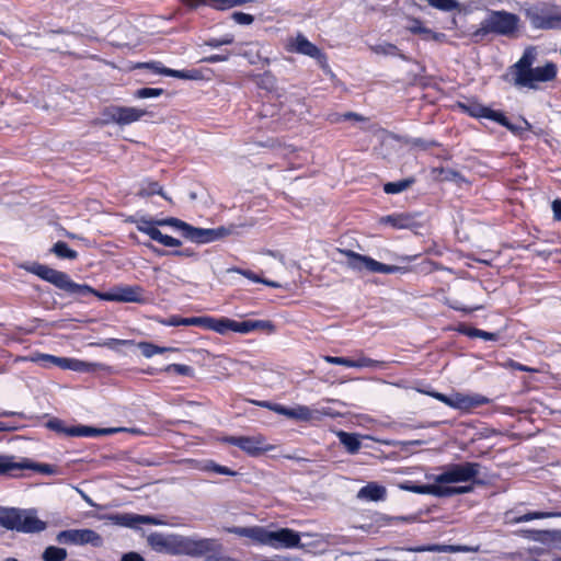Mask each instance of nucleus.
Segmentation results:
<instances>
[{"label":"nucleus","instance_id":"obj_46","mask_svg":"<svg viewBox=\"0 0 561 561\" xmlns=\"http://www.w3.org/2000/svg\"><path fill=\"white\" fill-rule=\"evenodd\" d=\"M203 470L204 471H211V472H215V473H218V474H224V476H237V472L226 466H221V465H218L216 463L215 461H207L204 467H203Z\"/></svg>","mask_w":561,"mask_h":561},{"label":"nucleus","instance_id":"obj_15","mask_svg":"<svg viewBox=\"0 0 561 561\" xmlns=\"http://www.w3.org/2000/svg\"><path fill=\"white\" fill-rule=\"evenodd\" d=\"M224 442L237 446L242 451L251 457H256L265 451L271 450L273 447L268 445L265 438L261 435L257 436H227Z\"/></svg>","mask_w":561,"mask_h":561},{"label":"nucleus","instance_id":"obj_54","mask_svg":"<svg viewBox=\"0 0 561 561\" xmlns=\"http://www.w3.org/2000/svg\"><path fill=\"white\" fill-rule=\"evenodd\" d=\"M249 401L256 407L268 409L277 414H280V411L283 409L282 404L273 403L271 401H260V400H249Z\"/></svg>","mask_w":561,"mask_h":561},{"label":"nucleus","instance_id":"obj_59","mask_svg":"<svg viewBox=\"0 0 561 561\" xmlns=\"http://www.w3.org/2000/svg\"><path fill=\"white\" fill-rule=\"evenodd\" d=\"M228 59H229L228 54H214V55L206 57L204 59V61L209 62V64H215V62L227 61Z\"/></svg>","mask_w":561,"mask_h":561},{"label":"nucleus","instance_id":"obj_16","mask_svg":"<svg viewBox=\"0 0 561 561\" xmlns=\"http://www.w3.org/2000/svg\"><path fill=\"white\" fill-rule=\"evenodd\" d=\"M230 230L225 227L218 228H197L188 226L185 238L192 242L204 244L217 241L228 236Z\"/></svg>","mask_w":561,"mask_h":561},{"label":"nucleus","instance_id":"obj_40","mask_svg":"<svg viewBox=\"0 0 561 561\" xmlns=\"http://www.w3.org/2000/svg\"><path fill=\"white\" fill-rule=\"evenodd\" d=\"M552 517H561V511H549V512H529L524 514L517 518L518 523L530 522L533 519H543V518H552Z\"/></svg>","mask_w":561,"mask_h":561},{"label":"nucleus","instance_id":"obj_4","mask_svg":"<svg viewBox=\"0 0 561 561\" xmlns=\"http://www.w3.org/2000/svg\"><path fill=\"white\" fill-rule=\"evenodd\" d=\"M129 221L136 225L138 231L147 234L151 240L161 243L164 247L169 248H178L182 244L181 240L173 238L168 234H163L158 227L160 226H170L178 230H180L185 238L188 224L175 218L169 217L164 219H152L147 216H133L129 218Z\"/></svg>","mask_w":561,"mask_h":561},{"label":"nucleus","instance_id":"obj_7","mask_svg":"<svg viewBox=\"0 0 561 561\" xmlns=\"http://www.w3.org/2000/svg\"><path fill=\"white\" fill-rule=\"evenodd\" d=\"M535 30H561V9L549 2H538L524 10Z\"/></svg>","mask_w":561,"mask_h":561},{"label":"nucleus","instance_id":"obj_12","mask_svg":"<svg viewBox=\"0 0 561 561\" xmlns=\"http://www.w3.org/2000/svg\"><path fill=\"white\" fill-rule=\"evenodd\" d=\"M261 545L274 549H293L299 547L300 535L290 528H280L273 531L263 527Z\"/></svg>","mask_w":561,"mask_h":561},{"label":"nucleus","instance_id":"obj_3","mask_svg":"<svg viewBox=\"0 0 561 561\" xmlns=\"http://www.w3.org/2000/svg\"><path fill=\"white\" fill-rule=\"evenodd\" d=\"M520 25V18L505 10H488L485 18L470 34L474 44L483 42L489 35L514 38Z\"/></svg>","mask_w":561,"mask_h":561},{"label":"nucleus","instance_id":"obj_27","mask_svg":"<svg viewBox=\"0 0 561 561\" xmlns=\"http://www.w3.org/2000/svg\"><path fill=\"white\" fill-rule=\"evenodd\" d=\"M401 550L409 551V552H445V553H453V552L463 551L465 549L462 547H460V546L432 543V545H423V546H416V547L401 548Z\"/></svg>","mask_w":561,"mask_h":561},{"label":"nucleus","instance_id":"obj_23","mask_svg":"<svg viewBox=\"0 0 561 561\" xmlns=\"http://www.w3.org/2000/svg\"><path fill=\"white\" fill-rule=\"evenodd\" d=\"M183 4L191 9H196L201 5H207L211 9L225 11L234 7L242 5L252 0H180Z\"/></svg>","mask_w":561,"mask_h":561},{"label":"nucleus","instance_id":"obj_35","mask_svg":"<svg viewBox=\"0 0 561 561\" xmlns=\"http://www.w3.org/2000/svg\"><path fill=\"white\" fill-rule=\"evenodd\" d=\"M255 83L260 89L266 90L268 92H274L277 89V79L270 71L257 75L255 77Z\"/></svg>","mask_w":561,"mask_h":561},{"label":"nucleus","instance_id":"obj_20","mask_svg":"<svg viewBox=\"0 0 561 561\" xmlns=\"http://www.w3.org/2000/svg\"><path fill=\"white\" fill-rule=\"evenodd\" d=\"M323 359L332 365H342L351 368H382L383 362L376 360L373 358H369L363 354H359V356L356 359H351L347 357H339V356H331L325 355Z\"/></svg>","mask_w":561,"mask_h":561},{"label":"nucleus","instance_id":"obj_29","mask_svg":"<svg viewBox=\"0 0 561 561\" xmlns=\"http://www.w3.org/2000/svg\"><path fill=\"white\" fill-rule=\"evenodd\" d=\"M337 437L340 443L345 447L348 454L354 455L358 453L362 447L359 437L357 434L347 433L344 431H340L337 433Z\"/></svg>","mask_w":561,"mask_h":561},{"label":"nucleus","instance_id":"obj_47","mask_svg":"<svg viewBox=\"0 0 561 561\" xmlns=\"http://www.w3.org/2000/svg\"><path fill=\"white\" fill-rule=\"evenodd\" d=\"M98 366L100 365L73 358L72 364L70 366V370L79 373H91L95 371Z\"/></svg>","mask_w":561,"mask_h":561},{"label":"nucleus","instance_id":"obj_21","mask_svg":"<svg viewBox=\"0 0 561 561\" xmlns=\"http://www.w3.org/2000/svg\"><path fill=\"white\" fill-rule=\"evenodd\" d=\"M491 400L480 393L463 394L460 392L454 393L453 409L460 411H470L473 408L490 403Z\"/></svg>","mask_w":561,"mask_h":561},{"label":"nucleus","instance_id":"obj_31","mask_svg":"<svg viewBox=\"0 0 561 561\" xmlns=\"http://www.w3.org/2000/svg\"><path fill=\"white\" fill-rule=\"evenodd\" d=\"M144 245L159 256H164V255H172V256H178V257H196L197 256L196 252L192 248H185V249L173 250V251H164V250L156 248L150 242H145Z\"/></svg>","mask_w":561,"mask_h":561},{"label":"nucleus","instance_id":"obj_9","mask_svg":"<svg viewBox=\"0 0 561 561\" xmlns=\"http://www.w3.org/2000/svg\"><path fill=\"white\" fill-rule=\"evenodd\" d=\"M346 256L347 265L353 271L366 270L371 273L394 274L405 272V268L397 265H388L374 260L370 256L356 253L352 250H340Z\"/></svg>","mask_w":561,"mask_h":561},{"label":"nucleus","instance_id":"obj_11","mask_svg":"<svg viewBox=\"0 0 561 561\" xmlns=\"http://www.w3.org/2000/svg\"><path fill=\"white\" fill-rule=\"evenodd\" d=\"M46 427L67 437H96L118 431L116 428H96L88 425L68 426L62 420L57 417L48 420Z\"/></svg>","mask_w":561,"mask_h":561},{"label":"nucleus","instance_id":"obj_56","mask_svg":"<svg viewBox=\"0 0 561 561\" xmlns=\"http://www.w3.org/2000/svg\"><path fill=\"white\" fill-rule=\"evenodd\" d=\"M230 272L238 273L254 283H261L263 279L250 270H243L239 267L231 268Z\"/></svg>","mask_w":561,"mask_h":561},{"label":"nucleus","instance_id":"obj_42","mask_svg":"<svg viewBox=\"0 0 561 561\" xmlns=\"http://www.w3.org/2000/svg\"><path fill=\"white\" fill-rule=\"evenodd\" d=\"M30 362L37 363L43 367L57 366L58 356L44 354V353H35L26 358Z\"/></svg>","mask_w":561,"mask_h":561},{"label":"nucleus","instance_id":"obj_58","mask_svg":"<svg viewBox=\"0 0 561 561\" xmlns=\"http://www.w3.org/2000/svg\"><path fill=\"white\" fill-rule=\"evenodd\" d=\"M161 323L167 327H181L183 325V318L180 316H171L165 320H162Z\"/></svg>","mask_w":561,"mask_h":561},{"label":"nucleus","instance_id":"obj_62","mask_svg":"<svg viewBox=\"0 0 561 561\" xmlns=\"http://www.w3.org/2000/svg\"><path fill=\"white\" fill-rule=\"evenodd\" d=\"M121 561H145V559L137 552H128L123 554Z\"/></svg>","mask_w":561,"mask_h":561},{"label":"nucleus","instance_id":"obj_8","mask_svg":"<svg viewBox=\"0 0 561 561\" xmlns=\"http://www.w3.org/2000/svg\"><path fill=\"white\" fill-rule=\"evenodd\" d=\"M481 465L479 462H462L451 463L443 468V472L434 477V481L442 484L461 483V482H476L482 484V481H477L480 473Z\"/></svg>","mask_w":561,"mask_h":561},{"label":"nucleus","instance_id":"obj_39","mask_svg":"<svg viewBox=\"0 0 561 561\" xmlns=\"http://www.w3.org/2000/svg\"><path fill=\"white\" fill-rule=\"evenodd\" d=\"M67 558V550L56 546L47 547L43 554V561H65Z\"/></svg>","mask_w":561,"mask_h":561},{"label":"nucleus","instance_id":"obj_55","mask_svg":"<svg viewBox=\"0 0 561 561\" xmlns=\"http://www.w3.org/2000/svg\"><path fill=\"white\" fill-rule=\"evenodd\" d=\"M233 43V37L231 35H226L221 38H211L206 44L213 48H218L222 45H230Z\"/></svg>","mask_w":561,"mask_h":561},{"label":"nucleus","instance_id":"obj_61","mask_svg":"<svg viewBox=\"0 0 561 561\" xmlns=\"http://www.w3.org/2000/svg\"><path fill=\"white\" fill-rule=\"evenodd\" d=\"M553 218L561 221V199H554L552 202Z\"/></svg>","mask_w":561,"mask_h":561},{"label":"nucleus","instance_id":"obj_48","mask_svg":"<svg viewBox=\"0 0 561 561\" xmlns=\"http://www.w3.org/2000/svg\"><path fill=\"white\" fill-rule=\"evenodd\" d=\"M163 92V89L160 88H141L135 91L134 96L136 99L158 98L162 95Z\"/></svg>","mask_w":561,"mask_h":561},{"label":"nucleus","instance_id":"obj_13","mask_svg":"<svg viewBox=\"0 0 561 561\" xmlns=\"http://www.w3.org/2000/svg\"><path fill=\"white\" fill-rule=\"evenodd\" d=\"M108 523L131 529H139L140 525H168V523L159 517L152 515H139L135 513H112L104 516Z\"/></svg>","mask_w":561,"mask_h":561},{"label":"nucleus","instance_id":"obj_51","mask_svg":"<svg viewBox=\"0 0 561 561\" xmlns=\"http://www.w3.org/2000/svg\"><path fill=\"white\" fill-rule=\"evenodd\" d=\"M192 367L184 364H171L167 367V371L175 373L181 376H188L192 374Z\"/></svg>","mask_w":561,"mask_h":561},{"label":"nucleus","instance_id":"obj_30","mask_svg":"<svg viewBox=\"0 0 561 561\" xmlns=\"http://www.w3.org/2000/svg\"><path fill=\"white\" fill-rule=\"evenodd\" d=\"M262 530H263V527H261V526H253V527L236 526V527L228 528V531L230 534H234L239 537L250 538L257 543H261Z\"/></svg>","mask_w":561,"mask_h":561},{"label":"nucleus","instance_id":"obj_33","mask_svg":"<svg viewBox=\"0 0 561 561\" xmlns=\"http://www.w3.org/2000/svg\"><path fill=\"white\" fill-rule=\"evenodd\" d=\"M402 489L412 491L417 494H430L437 497H443L442 485L436 482L435 484L402 485Z\"/></svg>","mask_w":561,"mask_h":561},{"label":"nucleus","instance_id":"obj_17","mask_svg":"<svg viewBox=\"0 0 561 561\" xmlns=\"http://www.w3.org/2000/svg\"><path fill=\"white\" fill-rule=\"evenodd\" d=\"M146 114L145 110L129 106H111L105 112L107 121L118 125H129L139 121Z\"/></svg>","mask_w":561,"mask_h":561},{"label":"nucleus","instance_id":"obj_50","mask_svg":"<svg viewBox=\"0 0 561 561\" xmlns=\"http://www.w3.org/2000/svg\"><path fill=\"white\" fill-rule=\"evenodd\" d=\"M232 20L240 25H250L254 21V16L244 12H233Z\"/></svg>","mask_w":561,"mask_h":561},{"label":"nucleus","instance_id":"obj_52","mask_svg":"<svg viewBox=\"0 0 561 561\" xmlns=\"http://www.w3.org/2000/svg\"><path fill=\"white\" fill-rule=\"evenodd\" d=\"M408 30L413 34H432V31L422 25V22L417 19H411V25L408 26Z\"/></svg>","mask_w":561,"mask_h":561},{"label":"nucleus","instance_id":"obj_32","mask_svg":"<svg viewBox=\"0 0 561 561\" xmlns=\"http://www.w3.org/2000/svg\"><path fill=\"white\" fill-rule=\"evenodd\" d=\"M373 51L377 55L399 57L402 60L408 61L409 58L400 51V49L391 43H381L371 47Z\"/></svg>","mask_w":561,"mask_h":561},{"label":"nucleus","instance_id":"obj_49","mask_svg":"<svg viewBox=\"0 0 561 561\" xmlns=\"http://www.w3.org/2000/svg\"><path fill=\"white\" fill-rule=\"evenodd\" d=\"M442 490H443V497H446V496H451V495H456V494L470 493L473 491V486L472 485H461V486L442 485Z\"/></svg>","mask_w":561,"mask_h":561},{"label":"nucleus","instance_id":"obj_60","mask_svg":"<svg viewBox=\"0 0 561 561\" xmlns=\"http://www.w3.org/2000/svg\"><path fill=\"white\" fill-rule=\"evenodd\" d=\"M129 341L127 340H119V339H108L103 343L104 346H107L110 348H116L118 345H125L128 344Z\"/></svg>","mask_w":561,"mask_h":561},{"label":"nucleus","instance_id":"obj_2","mask_svg":"<svg viewBox=\"0 0 561 561\" xmlns=\"http://www.w3.org/2000/svg\"><path fill=\"white\" fill-rule=\"evenodd\" d=\"M536 55L535 47H527L518 61L510 68L514 77V85L535 90L538 88V82H549L556 79L558 69L553 62H547L542 67H533Z\"/></svg>","mask_w":561,"mask_h":561},{"label":"nucleus","instance_id":"obj_36","mask_svg":"<svg viewBox=\"0 0 561 561\" xmlns=\"http://www.w3.org/2000/svg\"><path fill=\"white\" fill-rule=\"evenodd\" d=\"M414 182L413 178L403 179L397 182H388L383 185V192L387 194H399L409 188Z\"/></svg>","mask_w":561,"mask_h":561},{"label":"nucleus","instance_id":"obj_57","mask_svg":"<svg viewBox=\"0 0 561 561\" xmlns=\"http://www.w3.org/2000/svg\"><path fill=\"white\" fill-rule=\"evenodd\" d=\"M428 396L435 398L436 400L445 403L446 405L448 407H453V399H454V394L451 396H447V394H444V393H440V392H436V391H431V392H426Z\"/></svg>","mask_w":561,"mask_h":561},{"label":"nucleus","instance_id":"obj_34","mask_svg":"<svg viewBox=\"0 0 561 561\" xmlns=\"http://www.w3.org/2000/svg\"><path fill=\"white\" fill-rule=\"evenodd\" d=\"M154 194L161 195L163 198L169 199L168 196L164 194L162 186L154 181H144L140 184V188L137 193V195L141 197H149Z\"/></svg>","mask_w":561,"mask_h":561},{"label":"nucleus","instance_id":"obj_18","mask_svg":"<svg viewBox=\"0 0 561 561\" xmlns=\"http://www.w3.org/2000/svg\"><path fill=\"white\" fill-rule=\"evenodd\" d=\"M178 534L164 535L161 533H151L147 537V542L156 552H167L176 556L178 550Z\"/></svg>","mask_w":561,"mask_h":561},{"label":"nucleus","instance_id":"obj_41","mask_svg":"<svg viewBox=\"0 0 561 561\" xmlns=\"http://www.w3.org/2000/svg\"><path fill=\"white\" fill-rule=\"evenodd\" d=\"M381 222L389 224L397 229H404L410 226V218L404 215H388L381 218Z\"/></svg>","mask_w":561,"mask_h":561},{"label":"nucleus","instance_id":"obj_53","mask_svg":"<svg viewBox=\"0 0 561 561\" xmlns=\"http://www.w3.org/2000/svg\"><path fill=\"white\" fill-rule=\"evenodd\" d=\"M207 316L183 318V327H202L206 329Z\"/></svg>","mask_w":561,"mask_h":561},{"label":"nucleus","instance_id":"obj_64","mask_svg":"<svg viewBox=\"0 0 561 561\" xmlns=\"http://www.w3.org/2000/svg\"><path fill=\"white\" fill-rule=\"evenodd\" d=\"M507 366L511 367L512 369L514 370H519V371H531L530 368H528L527 366L518 363V362H515V360H508L507 363Z\"/></svg>","mask_w":561,"mask_h":561},{"label":"nucleus","instance_id":"obj_25","mask_svg":"<svg viewBox=\"0 0 561 561\" xmlns=\"http://www.w3.org/2000/svg\"><path fill=\"white\" fill-rule=\"evenodd\" d=\"M27 468L30 465L26 461H16L14 456L0 455V474L13 477Z\"/></svg>","mask_w":561,"mask_h":561},{"label":"nucleus","instance_id":"obj_19","mask_svg":"<svg viewBox=\"0 0 561 561\" xmlns=\"http://www.w3.org/2000/svg\"><path fill=\"white\" fill-rule=\"evenodd\" d=\"M291 49L298 54L316 59L321 67L327 66L325 54L302 34H298L295 37L291 43Z\"/></svg>","mask_w":561,"mask_h":561},{"label":"nucleus","instance_id":"obj_26","mask_svg":"<svg viewBox=\"0 0 561 561\" xmlns=\"http://www.w3.org/2000/svg\"><path fill=\"white\" fill-rule=\"evenodd\" d=\"M314 411L311 410L307 405L298 404L294 408H288L283 405V409L280 411V415H284L288 419L297 420V421H304L308 422L313 419Z\"/></svg>","mask_w":561,"mask_h":561},{"label":"nucleus","instance_id":"obj_5","mask_svg":"<svg viewBox=\"0 0 561 561\" xmlns=\"http://www.w3.org/2000/svg\"><path fill=\"white\" fill-rule=\"evenodd\" d=\"M0 526L22 534H37L44 531L47 524L37 517L34 508L0 506Z\"/></svg>","mask_w":561,"mask_h":561},{"label":"nucleus","instance_id":"obj_1","mask_svg":"<svg viewBox=\"0 0 561 561\" xmlns=\"http://www.w3.org/2000/svg\"><path fill=\"white\" fill-rule=\"evenodd\" d=\"M22 268L26 272L36 275L41 279L50 283L58 289H61L70 295L78 296H96L101 300L105 301H119V302H144V289L138 285H127L116 287L111 293H100L87 284L75 283L70 276L61 271L49 267L48 265L41 263H25Z\"/></svg>","mask_w":561,"mask_h":561},{"label":"nucleus","instance_id":"obj_28","mask_svg":"<svg viewBox=\"0 0 561 561\" xmlns=\"http://www.w3.org/2000/svg\"><path fill=\"white\" fill-rule=\"evenodd\" d=\"M152 67H154L156 71L158 73H161V75H164L168 77L178 78V79L196 80L201 77L199 72L197 70H175V69H171V68H167V67H162V66L158 67L156 65H153Z\"/></svg>","mask_w":561,"mask_h":561},{"label":"nucleus","instance_id":"obj_38","mask_svg":"<svg viewBox=\"0 0 561 561\" xmlns=\"http://www.w3.org/2000/svg\"><path fill=\"white\" fill-rule=\"evenodd\" d=\"M50 251L60 259L76 260L78 257V252L70 249L64 241H57Z\"/></svg>","mask_w":561,"mask_h":561},{"label":"nucleus","instance_id":"obj_44","mask_svg":"<svg viewBox=\"0 0 561 561\" xmlns=\"http://www.w3.org/2000/svg\"><path fill=\"white\" fill-rule=\"evenodd\" d=\"M238 55L248 59L251 65H256L261 60L260 50L257 45L249 44L244 48H242Z\"/></svg>","mask_w":561,"mask_h":561},{"label":"nucleus","instance_id":"obj_6","mask_svg":"<svg viewBox=\"0 0 561 561\" xmlns=\"http://www.w3.org/2000/svg\"><path fill=\"white\" fill-rule=\"evenodd\" d=\"M206 329L225 335L230 331L241 334H248L255 330H265L272 332L274 331L275 325L270 320H245L239 322L226 317H207Z\"/></svg>","mask_w":561,"mask_h":561},{"label":"nucleus","instance_id":"obj_24","mask_svg":"<svg viewBox=\"0 0 561 561\" xmlns=\"http://www.w3.org/2000/svg\"><path fill=\"white\" fill-rule=\"evenodd\" d=\"M387 490L385 486L379 485L375 482H369L359 489L357 497L365 501H382L386 499Z\"/></svg>","mask_w":561,"mask_h":561},{"label":"nucleus","instance_id":"obj_37","mask_svg":"<svg viewBox=\"0 0 561 561\" xmlns=\"http://www.w3.org/2000/svg\"><path fill=\"white\" fill-rule=\"evenodd\" d=\"M139 348L141 351V354L147 358H150L157 354L178 351L176 348L173 347H162L149 342L140 343Z\"/></svg>","mask_w":561,"mask_h":561},{"label":"nucleus","instance_id":"obj_45","mask_svg":"<svg viewBox=\"0 0 561 561\" xmlns=\"http://www.w3.org/2000/svg\"><path fill=\"white\" fill-rule=\"evenodd\" d=\"M497 115H499V118L494 119V122L499 123L501 126H504L505 128H507L508 130H511L514 134H519L523 129H530V127H531L530 124L526 119H524L525 128H523V127L512 124L502 112H497Z\"/></svg>","mask_w":561,"mask_h":561},{"label":"nucleus","instance_id":"obj_22","mask_svg":"<svg viewBox=\"0 0 561 561\" xmlns=\"http://www.w3.org/2000/svg\"><path fill=\"white\" fill-rule=\"evenodd\" d=\"M458 107L466 113L467 115L474 117V118H486L490 121L497 119L499 111L491 110L488 106H484L483 104L479 103L476 100H469L467 102H458Z\"/></svg>","mask_w":561,"mask_h":561},{"label":"nucleus","instance_id":"obj_14","mask_svg":"<svg viewBox=\"0 0 561 561\" xmlns=\"http://www.w3.org/2000/svg\"><path fill=\"white\" fill-rule=\"evenodd\" d=\"M56 540L64 545H91L93 547H101L103 545L102 537L93 529H67L59 531Z\"/></svg>","mask_w":561,"mask_h":561},{"label":"nucleus","instance_id":"obj_43","mask_svg":"<svg viewBox=\"0 0 561 561\" xmlns=\"http://www.w3.org/2000/svg\"><path fill=\"white\" fill-rule=\"evenodd\" d=\"M461 332L472 339L479 337V339H483L485 341H497L499 340L497 333L488 332V331H483V330L476 329V328H466V329L461 330Z\"/></svg>","mask_w":561,"mask_h":561},{"label":"nucleus","instance_id":"obj_10","mask_svg":"<svg viewBox=\"0 0 561 561\" xmlns=\"http://www.w3.org/2000/svg\"><path fill=\"white\" fill-rule=\"evenodd\" d=\"M220 548L221 545L217 539L179 535L176 556L186 554L198 558L210 552H216Z\"/></svg>","mask_w":561,"mask_h":561},{"label":"nucleus","instance_id":"obj_63","mask_svg":"<svg viewBox=\"0 0 561 561\" xmlns=\"http://www.w3.org/2000/svg\"><path fill=\"white\" fill-rule=\"evenodd\" d=\"M72 360H73V358H69V357H58L57 367H59L61 369H69L70 370V366L72 364Z\"/></svg>","mask_w":561,"mask_h":561}]
</instances>
